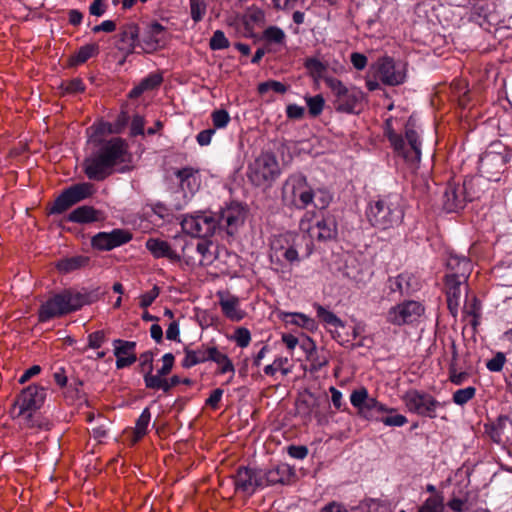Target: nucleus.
I'll list each match as a JSON object with an SVG mask.
<instances>
[{"instance_id": "obj_45", "label": "nucleus", "mask_w": 512, "mask_h": 512, "mask_svg": "<svg viewBox=\"0 0 512 512\" xmlns=\"http://www.w3.org/2000/svg\"><path fill=\"white\" fill-rule=\"evenodd\" d=\"M306 104L308 107L309 114L313 117L320 115L323 111L325 100L322 95H315L306 97Z\"/></svg>"}, {"instance_id": "obj_19", "label": "nucleus", "mask_w": 512, "mask_h": 512, "mask_svg": "<svg viewBox=\"0 0 512 512\" xmlns=\"http://www.w3.org/2000/svg\"><path fill=\"white\" fill-rule=\"evenodd\" d=\"M466 183L462 186L454 183H449L445 188L443 194V208L451 213L458 212L465 207L467 202Z\"/></svg>"}, {"instance_id": "obj_43", "label": "nucleus", "mask_w": 512, "mask_h": 512, "mask_svg": "<svg viewBox=\"0 0 512 512\" xmlns=\"http://www.w3.org/2000/svg\"><path fill=\"white\" fill-rule=\"evenodd\" d=\"M288 358L286 357H279L274 360V362L270 365H267L264 368V372L266 375L273 376L278 370L282 372L283 375H287L291 372V368L288 367Z\"/></svg>"}, {"instance_id": "obj_20", "label": "nucleus", "mask_w": 512, "mask_h": 512, "mask_svg": "<svg viewBox=\"0 0 512 512\" xmlns=\"http://www.w3.org/2000/svg\"><path fill=\"white\" fill-rule=\"evenodd\" d=\"M221 354L217 351L215 347H210L207 349H198V350H185V357L182 361V366L185 368H190L198 363L214 360L219 363V372L224 373V365H221Z\"/></svg>"}, {"instance_id": "obj_47", "label": "nucleus", "mask_w": 512, "mask_h": 512, "mask_svg": "<svg viewBox=\"0 0 512 512\" xmlns=\"http://www.w3.org/2000/svg\"><path fill=\"white\" fill-rule=\"evenodd\" d=\"M176 176L180 181L181 187L184 189L185 187L191 189L192 184H196V177L193 169L191 168H183L176 172Z\"/></svg>"}, {"instance_id": "obj_53", "label": "nucleus", "mask_w": 512, "mask_h": 512, "mask_svg": "<svg viewBox=\"0 0 512 512\" xmlns=\"http://www.w3.org/2000/svg\"><path fill=\"white\" fill-rule=\"evenodd\" d=\"M306 68L315 76H321L325 70L326 65L323 64L321 61H319L316 58H309L305 62Z\"/></svg>"}, {"instance_id": "obj_21", "label": "nucleus", "mask_w": 512, "mask_h": 512, "mask_svg": "<svg viewBox=\"0 0 512 512\" xmlns=\"http://www.w3.org/2000/svg\"><path fill=\"white\" fill-rule=\"evenodd\" d=\"M118 37L117 47L123 53L128 55L135 52L136 48H140L139 28L135 23L124 24Z\"/></svg>"}, {"instance_id": "obj_42", "label": "nucleus", "mask_w": 512, "mask_h": 512, "mask_svg": "<svg viewBox=\"0 0 512 512\" xmlns=\"http://www.w3.org/2000/svg\"><path fill=\"white\" fill-rule=\"evenodd\" d=\"M228 339L234 341L237 344V346L245 348L249 345L251 341V333L245 327H237L235 328L233 334L228 336Z\"/></svg>"}, {"instance_id": "obj_63", "label": "nucleus", "mask_w": 512, "mask_h": 512, "mask_svg": "<svg viewBox=\"0 0 512 512\" xmlns=\"http://www.w3.org/2000/svg\"><path fill=\"white\" fill-rule=\"evenodd\" d=\"M216 129L215 128H209L206 130L201 131L197 137V143L200 146H207L211 143L212 136L215 134Z\"/></svg>"}, {"instance_id": "obj_32", "label": "nucleus", "mask_w": 512, "mask_h": 512, "mask_svg": "<svg viewBox=\"0 0 512 512\" xmlns=\"http://www.w3.org/2000/svg\"><path fill=\"white\" fill-rule=\"evenodd\" d=\"M100 218L99 211L86 205L76 208L68 216V220L75 223H90L99 221Z\"/></svg>"}, {"instance_id": "obj_26", "label": "nucleus", "mask_w": 512, "mask_h": 512, "mask_svg": "<svg viewBox=\"0 0 512 512\" xmlns=\"http://www.w3.org/2000/svg\"><path fill=\"white\" fill-rule=\"evenodd\" d=\"M247 215L246 207L239 202H232L226 207V233L233 234V229L243 225Z\"/></svg>"}, {"instance_id": "obj_40", "label": "nucleus", "mask_w": 512, "mask_h": 512, "mask_svg": "<svg viewBox=\"0 0 512 512\" xmlns=\"http://www.w3.org/2000/svg\"><path fill=\"white\" fill-rule=\"evenodd\" d=\"M368 390L365 387H361L352 391L350 395V402L353 407L358 409V414L362 411L363 407L369 400Z\"/></svg>"}, {"instance_id": "obj_36", "label": "nucleus", "mask_w": 512, "mask_h": 512, "mask_svg": "<svg viewBox=\"0 0 512 512\" xmlns=\"http://www.w3.org/2000/svg\"><path fill=\"white\" fill-rule=\"evenodd\" d=\"M88 262V257L78 255L60 260L57 263V268L59 271L63 273H69L81 267H84L85 265H87Z\"/></svg>"}, {"instance_id": "obj_1", "label": "nucleus", "mask_w": 512, "mask_h": 512, "mask_svg": "<svg viewBox=\"0 0 512 512\" xmlns=\"http://www.w3.org/2000/svg\"><path fill=\"white\" fill-rule=\"evenodd\" d=\"M127 145L121 138L105 141L98 152L85 160V173L89 179L103 180L111 172L113 166L125 162Z\"/></svg>"}, {"instance_id": "obj_14", "label": "nucleus", "mask_w": 512, "mask_h": 512, "mask_svg": "<svg viewBox=\"0 0 512 512\" xmlns=\"http://www.w3.org/2000/svg\"><path fill=\"white\" fill-rule=\"evenodd\" d=\"M424 312L423 306L417 301H406L389 309L387 321L393 325H404L416 321Z\"/></svg>"}, {"instance_id": "obj_8", "label": "nucleus", "mask_w": 512, "mask_h": 512, "mask_svg": "<svg viewBox=\"0 0 512 512\" xmlns=\"http://www.w3.org/2000/svg\"><path fill=\"white\" fill-rule=\"evenodd\" d=\"M414 127L415 122L412 117H410L405 128V137L408 141L409 149L406 148L404 139L392 129L387 130V137L394 150L399 155L403 156L405 160L419 162L421 157V142L419 141L418 134Z\"/></svg>"}, {"instance_id": "obj_28", "label": "nucleus", "mask_w": 512, "mask_h": 512, "mask_svg": "<svg viewBox=\"0 0 512 512\" xmlns=\"http://www.w3.org/2000/svg\"><path fill=\"white\" fill-rule=\"evenodd\" d=\"M467 279L456 278L455 276H446V295L447 303L452 313L457 311L461 298V285Z\"/></svg>"}, {"instance_id": "obj_18", "label": "nucleus", "mask_w": 512, "mask_h": 512, "mask_svg": "<svg viewBox=\"0 0 512 512\" xmlns=\"http://www.w3.org/2000/svg\"><path fill=\"white\" fill-rule=\"evenodd\" d=\"M131 234L122 229L111 232H99L92 238V246L99 250H112L130 241Z\"/></svg>"}, {"instance_id": "obj_29", "label": "nucleus", "mask_w": 512, "mask_h": 512, "mask_svg": "<svg viewBox=\"0 0 512 512\" xmlns=\"http://www.w3.org/2000/svg\"><path fill=\"white\" fill-rule=\"evenodd\" d=\"M393 411V408H389L377 401L376 398L370 397L359 415L367 420L380 421L382 414L392 413Z\"/></svg>"}, {"instance_id": "obj_64", "label": "nucleus", "mask_w": 512, "mask_h": 512, "mask_svg": "<svg viewBox=\"0 0 512 512\" xmlns=\"http://www.w3.org/2000/svg\"><path fill=\"white\" fill-rule=\"evenodd\" d=\"M288 454L295 459L302 460L308 455V449L306 446H295L291 445L288 447Z\"/></svg>"}, {"instance_id": "obj_10", "label": "nucleus", "mask_w": 512, "mask_h": 512, "mask_svg": "<svg viewBox=\"0 0 512 512\" xmlns=\"http://www.w3.org/2000/svg\"><path fill=\"white\" fill-rule=\"evenodd\" d=\"M406 407L410 412L420 416L435 418L436 410L441 406L434 397L417 390H410L404 395Z\"/></svg>"}, {"instance_id": "obj_4", "label": "nucleus", "mask_w": 512, "mask_h": 512, "mask_svg": "<svg viewBox=\"0 0 512 512\" xmlns=\"http://www.w3.org/2000/svg\"><path fill=\"white\" fill-rule=\"evenodd\" d=\"M46 392L43 387L30 385L23 389L17 401L14 404L12 413L14 417L20 420V423L26 427H38L47 429V424L43 422L38 410L44 403Z\"/></svg>"}, {"instance_id": "obj_17", "label": "nucleus", "mask_w": 512, "mask_h": 512, "mask_svg": "<svg viewBox=\"0 0 512 512\" xmlns=\"http://www.w3.org/2000/svg\"><path fill=\"white\" fill-rule=\"evenodd\" d=\"M165 28L155 22L148 25L140 36V49L145 53H151L165 44Z\"/></svg>"}, {"instance_id": "obj_58", "label": "nucleus", "mask_w": 512, "mask_h": 512, "mask_svg": "<svg viewBox=\"0 0 512 512\" xmlns=\"http://www.w3.org/2000/svg\"><path fill=\"white\" fill-rule=\"evenodd\" d=\"M467 377H468V374L466 372H457L455 364L450 363L449 379L453 384L461 385L466 380Z\"/></svg>"}, {"instance_id": "obj_2", "label": "nucleus", "mask_w": 512, "mask_h": 512, "mask_svg": "<svg viewBox=\"0 0 512 512\" xmlns=\"http://www.w3.org/2000/svg\"><path fill=\"white\" fill-rule=\"evenodd\" d=\"M97 295L86 290L66 289L44 302L39 309V321L46 322L79 310L84 305L93 303Z\"/></svg>"}, {"instance_id": "obj_6", "label": "nucleus", "mask_w": 512, "mask_h": 512, "mask_svg": "<svg viewBox=\"0 0 512 512\" xmlns=\"http://www.w3.org/2000/svg\"><path fill=\"white\" fill-rule=\"evenodd\" d=\"M281 200L287 207L306 209L313 203L314 190L310 187L304 175L294 173L283 182Z\"/></svg>"}, {"instance_id": "obj_57", "label": "nucleus", "mask_w": 512, "mask_h": 512, "mask_svg": "<svg viewBox=\"0 0 512 512\" xmlns=\"http://www.w3.org/2000/svg\"><path fill=\"white\" fill-rule=\"evenodd\" d=\"M152 371H148L145 375H144V382H145V385L147 388H150V389H159V387L161 386V380L162 378L164 377L163 375H160L159 372H157L156 374H152L151 373Z\"/></svg>"}, {"instance_id": "obj_24", "label": "nucleus", "mask_w": 512, "mask_h": 512, "mask_svg": "<svg viewBox=\"0 0 512 512\" xmlns=\"http://www.w3.org/2000/svg\"><path fill=\"white\" fill-rule=\"evenodd\" d=\"M487 432L495 443L504 444L512 441V419L507 416L498 417Z\"/></svg>"}, {"instance_id": "obj_25", "label": "nucleus", "mask_w": 512, "mask_h": 512, "mask_svg": "<svg viewBox=\"0 0 512 512\" xmlns=\"http://www.w3.org/2000/svg\"><path fill=\"white\" fill-rule=\"evenodd\" d=\"M145 246L155 258H167L172 262L180 261V255L171 248L167 241L150 238L146 241Z\"/></svg>"}, {"instance_id": "obj_12", "label": "nucleus", "mask_w": 512, "mask_h": 512, "mask_svg": "<svg viewBox=\"0 0 512 512\" xmlns=\"http://www.w3.org/2000/svg\"><path fill=\"white\" fill-rule=\"evenodd\" d=\"M216 220L211 215H187L181 221L182 230L192 237L205 238L211 236L216 229Z\"/></svg>"}, {"instance_id": "obj_55", "label": "nucleus", "mask_w": 512, "mask_h": 512, "mask_svg": "<svg viewBox=\"0 0 512 512\" xmlns=\"http://www.w3.org/2000/svg\"><path fill=\"white\" fill-rule=\"evenodd\" d=\"M159 293H160L159 287L154 286L150 291L142 294L140 297V306L142 308L149 307L154 302V300L158 297Z\"/></svg>"}, {"instance_id": "obj_46", "label": "nucleus", "mask_w": 512, "mask_h": 512, "mask_svg": "<svg viewBox=\"0 0 512 512\" xmlns=\"http://www.w3.org/2000/svg\"><path fill=\"white\" fill-rule=\"evenodd\" d=\"M317 315L327 325L333 326L335 328L343 327V322L341 319L338 318L333 312L326 310L322 306H318Z\"/></svg>"}, {"instance_id": "obj_3", "label": "nucleus", "mask_w": 512, "mask_h": 512, "mask_svg": "<svg viewBox=\"0 0 512 512\" xmlns=\"http://www.w3.org/2000/svg\"><path fill=\"white\" fill-rule=\"evenodd\" d=\"M369 223L379 230H389L398 227L404 218L401 197L390 194L369 203L366 211Z\"/></svg>"}, {"instance_id": "obj_56", "label": "nucleus", "mask_w": 512, "mask_h": 512, "mask_svg": "<svg viewBox=\"0 0 512 512\" xmlns=\"http://www.w3.org/2000/svg\"><path fill=\"white\" fill-rule=\"evenodd\" d=\"M380 421L386 426L401 427L407 423V418L401 414L381 417Z\"/></svg>"}, {"instance_id": "obj_61", "label": "nucleus", "mask_w": 512, "mask_h": 512, "mask_svg": "<svg viewBox=\"0 0 512 512\" xmlns=\"http://www.w3.org/2000/svg\"><path fill=\"white\" fill-rule=\"evenodd\" d=\"M267 478V471H263V470H253V483H254V488H258V487H265V486H268V485H271L270 482H268V480L266 479Z\"/></svg>"}, {"instance_id": "obj_54", "label": "nucleus", "mask_w": 512, "mask_h": 512, "mask_svg": "<svg viewBox=\"0 0 512 512\" xmlns=\"http://www.w3.org/2000/svg\"><path fill=\"white\" fill-rule=\"evenodd\" d=\"M504 364L505 356L503 353L498 352L492 359L487 362L486 367L489 371L499 372L503 369Z\"/></svg>"}, {"instance_id": "obj_15", "label": "nucleus", "mask_w": 512, "mask_h": 512, "mask_svg": "<svg viewBox=\"0 0 512 512\" xmlns=\"http://www.w3.org/2000/svg\"><path fill=\"white\" fill-rule=\"evenodd\" d=\"M509 160L508 154L486 151L479 161V171L490 181L499 180V174L504 170Z\"/></svg>"}, {"instance_id": "obj_7", "label": "nucleus", "mask_w": 512, "mask_h": 512, "mask_svg": "<svg viewBox=\"0 0 512 512\" xmlns=\"http://www.w3.org/2000/svg\"><path fill=\"white\" fill-rule=\"evenodd\" d=\"M327 87L334 97L333 105L336 111L353 113L363 100V92L356 87H347L334 77L325 78Z\"/></svg>"}, {"instance_id": "obj_59", "label": "nucleus", "mask_w": 512, "mask_h": 512, "mask_svg": "<svg viewBox=\"0 0 512 512\" xmlns=\"http://www.w3.org/2000/svg\"><path fill=\"white\" fill-rule=\"evenodd\" d=\"M105 341V334L103 331H96L88 336V347L92 349H98L102 346Z\"/></svg>"}, {"instance_id": "obj_35", "label": "nucleus", "mask_w": 512, "mask_h": 512, "mask_svg": "<svg viewBox=\"0 0 512 512\" xmlns=\"http://www.w3.org/2000/svg\"><path fill=\"white\" fill-rule=\"evenodd\" d=\"M280 240L275 241L272 244V253L270 255L271 261H273V258L276 257L279 259L280 257L284 258L289 263H294L299 261V254L298 251L295 249L294 246L290 245L288 247H284V245L280 244Z\"/></svg>"}, {"instance_id": "obj_39", "label": "nucleus", "mask_w": 512, "mask_h": 512, "mask_svg": "<svg viewBox=\"0 0 512 512\" xmlns=\"http://www.w3.org/2000/svg\"><path fill=\"white\" fill-rule=\"evenodd\" d=\"M444 503L443 497L440 495H434L425 500L418 512H443Z\"/></svg>"}, {"instance_id": "obj_38", "label": "nucleus", "mask_w": 512, "mask_h": 512, "mask_svg": "<svg viewBox=\"0 0 512 512\" xmlns=\"http://www.w3.org/2000/svg\"><path fill=\"white\" fill-rule=\"evenodd\" d=\"M97 53L98 46L96 44L84 45L73 56H71L70 63L71 65L82 64Z\"/></svg>"}, {"instance_id": "obj_13", "label": "nucleus", "mask_w": 512, "mask_h": 512, "mask_svg": "<svg viewBox=\"0 0 512 512\" xmlns=\"http://www.w3.org/2000/svg\"><path fill=\"white\" fill-rule=\"evenodd\" d=\"M300 229L307 232L312 239L327 241L337 235V224L333 218H323L318 220L315 225H311V217L307 213L300 221Z\"/></svg>"}, {"instance_id": "obj_50", "label": "nucleus", "mask_w": 512, "mask_h": 512, "mask_svg": "<svg viewBox=\"0 0 512 512\" xmlns=\"http://www.w3.org/2000/svg\"><path fill=\"white\" fill-rule=\"evenodd\" d=\"M332 196L329 192L325 190H317L314 191V200L313 203L315 208L323 210L325 209L331 202Z\"/></svg>"}, {"instance_id": "obj_5", "label": "nucleus", "mask_w": 512, "mask_h": 512, "mask_svg": "<svg viewBox=\"0 0 512 512\" xmlns=\"http://www.w3.org/2000/svg\"><path fill=\"white\" fill-rule=\"evenodd\" d=\"M281 173L277 157L272 152H262L249 163L246 176L253 186L269 189Z\"/></svg>"}, {"instance_id": "obj_37", "label": "nucleus", "mask_w": 512, "mask_h": 512, "mask_svg": "<svg viewBox=\"0 0 512 512\" xmlns=\"http://www.w3.org/2000/svg\"><path fill=\"white\" fill-rule=\"evenodd\" d=\"M245 315V311L239 308V299L233 295H226V318L240 321Z\"/></svg>"}, {"instance_id": "obj_9", "label": "nucleus", "mask_w": 512, "mask_h": 512, "mask_svg": "<svg viewBox=\"0 0 512 512\" xmlns=\"http://www.w3.org/2000/svg\"><path fill=\"white\" fill-rule=\"evenodd\" d=\"M90 183H79L65 189L54 201L50 214H61L92 194Z\"/></svg>"}, {"instance_id": "obj_30", "label": "nucleus", "mask_w": 512, "mask_h": 512, "mask_svg": "<svg viewBox=\"0 0 512 512\" xmlns=\"http://www.w3.org/2000/svg\"><path fill=\"white\" fill-rule=\"evenodd\" d=\"M295 476V471L288 464H280L267 470V480L271 485L287 484Z\"/></svg>"}, {"instance_id": "obj_51", "label": "nucleus", "mask_w": 512, "mask_h": 512, "mask_svg": "<svg viewBox=\"0 0 512 512\" xmlns=\"http://www.w3.org/2000/svg\"><path fill=\"white\" fill-rule=\"evenodd\" d=\"M264 38L269 42L279 44L285 39V33L277 26H270L264 31Z\"/></svg>"}, {"instance_id": "obj_62", "label": "nucleus", "mask_w": 512, "mask_h": 512, "mask_svg": "<svg viewBox=\"0 0 512 512\" xmlns=\"http://www.w3.org/2000/svg\"><path fill=\"white\" fill-rule=\"evenodd\" d=\"M163 365L162 367L157 371L160 375L166 376L170 373L173 364H174V355L172 353H166L162 357Z\"/></svg>"}, {"instance_id": "obj_44", "label": "nucleus", "mask_w": 512, "mask_h": 512, "mask_svg": "<svg viewBox=\"0 0 512 512\" xmlns=\"http://www.w3.org/2000/svg\"><path fill=\"white\" fill-rule=\"evenodd\" d=\"M476 394L475 387L469 386L463 389L456 390L453 393V402L457 405L463 406L474 398Z\"/></svg>"}, {"instance_id": "obj_48", "label": "nucleus", "mask_w": 512, "mask_h": 512, "mask_svg": "<svg viewBox=\"0 0 512 512\" xmlns=\"http://www.w3.org/2000/svg\"><path fill=\"white\" fill-rule=\"evenodd\" d=\"M270 90L279 94H283L287 91V88L283 83L275 80L262 82L258 85V91L260 94H265Z\"/></svg>"}, {"instance_id": "obj_22", "label": "nucleus", "mask_w": 512, "mask_h": 512, "mask_svg": "<svg viewBox=\"0 0 512 512\" xmlns=\"http://www.w3.org/2000/svg\"><path fill=\"white\" fill-rule=\"evenodd\" d=\"M113 346L117 369L128 367L136 361L134 353L136 342L116 339L113 341Z\"/></svg>"}, {"instance_id": "obj_33", "label": "nucleus", "mask_w": 512, "mask_h": 512, "mask_svg": "<svg viewBox=\"0 0 512 512\" xmlns=\"http://www.w3.org/2000/svg\"><path fill=\"white\" fill-rule=\"evenodd\" d=\"M317 406V398L313 393L308 392L297 400L296 411L301 417L310 419L315 407Z\"/></svg>"}, {"instance_id": "obj_52", "label": "nucleus", "mask_w": 512, "mask_h": 512, "mask_svg": "<svg viewBox=\"0 0 512 512\" xmlns=\"http://www.w3.org/2000/svg\"><path fill=\"white\" fill-rule=\"evenodd\" d=\"M190 10L192 19L198 22L206 12V5L203 0H190Z\"/></svg>"}, {"instance_id": "obj_27", "label": "nucleus", "mask_w": 512, "mask_h": 512, "mask_svg": "<svg viewBox=\"0 0 512 512\" xmlns=\"http://www.w3.org/2000/svg\"><path fill=\"white\" fill-rule=\"evenodd\" d=\"M447 267L451 273L447 276H455L456 278L467 279L471 272V262L465 256L450 253L447 259Z\"/></svg>"}, {"instance_id": "obj_60", "label": "nucleus", "mask_w": 512, "mask_h": 512, "mask_svg": "<svg viewBox=\"0 0 512 512\" xmlns=\"http://www.w3.org/2000/svg\"><path fill=\"white\" fill-rule=\"evenodd\" d=\"M161 81H162V77L160 75L152 74V75H149L148 77L144 78L140 83H141L142 87L145 89V91H147V90L154 89L155 87L160 85Z\"/></svg>"}, {"instance_id": "obj_31", "label": "nucleus", "mask_w": 512, "mask_h": 512, "mask_svg": "<svg viewBox=\"0 0 512 512\" xmlns=\"http://www.w3.org/2000/svg\"><path fill=\"white\" fill-rule=\"evenodd\" d=\"M253 482V470L247 468H240L233 476V484L237 491L252 494L255 491Z\"/></svg>"}, {"instance_id": "obj_41", "label": "nucleus", "mask_w": 512, "mask_h": 512, "mask_svg": "<svg viewBox=\"0 0 512 512\" xmlns=\"http://www.w3.org/2000/svg\"><path fill=\"white\" fill-rule=\"evenodd\" d=\"M150 420H151V413L148 408H145L136 421L135 441L139 440L146 434Z\"/></svg>"}, {"instance_id": "obj_49", "label": "nucleus", "mask_w": 512, "mask_h": 512, "mask_svg": "<svg viewBox=\"0 0 512 512\" xmlns=\"http://www.w3.org/2000/svg\"><path fill=\"white\" fill-rule=\"evenodd\" d=\"M286 322L293 323L301 327L310 328L314 322L309 317L302 313H289L286 314Z\"/></svg>"}, {"instance_id": "obj_16", "label": "nucleus", "mask_w": 512, "mask_h": 512, "mask_svg": "<svg viewBox=\"0 0 512 512\" xmlns=\"http://www.w3.org/2000/svg\"><path fill=\"white\" fill-rule=\"evenodd\" d=\"M216 252V247L212 242H198L196 246L186 244L183 247V257L188 265H205L212 262V254Z\"/></svg>"}, {"instance_id": "obj_34", "label": "nucleus", "mask_w": 512, "mask_h": 512, "mask_svg": "<svg viewBox=\"0 0 512 512\" xmlns=\"http://www.w3.org/2000/svg\"><path fill=\"white\" fill-rule=\"evenodd\" d=\"M302 347L307 352V359L311 362V371H319L322 367L327 365V357L324 355H318L315 344L312 340L308 339L305 343L302 344Z\"/></svg>"}, {"instance_id": "obj_11", "label": "nucleus", "mask_w": 512, "mask_h": 512, "mask_svg": "<svg viewBox=\"0 0 512 512\" xmlns=\"http://www.w3.org/2000/svg\"><path fill=\"white\" fill-rule=\"evenodd\" d=\"M375 66L377 77L385 85L396 86L405 81L406 69L403 63L395 62L390 57H383L378 59Z\"/></svg>"}, {"instance_id": "obj_23", "label": "nucleus", "mask_w": 512, "mask_h": 512, "mask_svg": "<svg viewBox=\"0 0 512 512\" xmlns=\"http://www.w3.org/2000/svg\"><path fill=\"white\" fill-rule=\"evenodd\" d=\"M391 292H398L401 296H409L420 289L418 279L410 273H401L388 280Z\"/></svg>"}]
</instances>
